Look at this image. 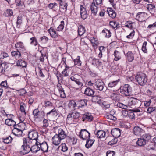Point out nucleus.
<instances>
[{"label": "nucleus", "instance_id": "obj_1", "mask_svg": "<svg viewBox=\"0 0 156 156\" xmlns=\"http://www.w3.org/2000/svg\"><path fill=\"white\" fill-rule=\"evenodd\" d=\"M135 79L138 84L141 86L144 85L147 80V78L146 75L143 73H140L137 74L136 76Z\"/></svg>", "mask_w": 156, "mask_h": 156}, {"label": "nucleus", "instance_id": "obj_2", "mask_svg": "<svg viewBox=\"0 0 156 156\" xmlns=\"http://www.w3.org/2000/svg\"><path fill=\"white\" fill-rule=\"evenodd\" d=\"M141 104V101L139 99L136 98H132L128 102V105L133 108H138L140 107Z\"/></svg>", "mask_w": 156, "mask_h": 156}, {"label": "nucleus", "instance_id": "obj_3", "mask_svg": "<svg viewBox=\"0 0 156 156\" xmlns=\"http://www.w3.org/2000/svg\"><path fill=\"white\" fill-rule=\"evenodd\" d=\"M120 92L125 96H128L131 91V87L128 84H125L121 86L120 88Z\"/></svg>", "mask_w": 156, "mask_h": 156}, {"label": "nucleus", "instance_id": "obj_4", "mask_svg": "<svg viewBox=\"0 0 156 156\" xmlns=\"http://www.w3.org/2000/svg\"><path fill=\"white\" fill-rule=\"evenodd\" d=\"M33 115L34 118L41 119L44 118L45 113L43 111H39L38 108H36L33 111Z\"/></svg>", "mask_w": 156, "mask_h": 156}, {"label": "nucleus", "instance_id": "obj_5", "mask_svg": "<svg viewBox=\"0 0 156 156\" xmlns=\"http://www.w3.org/2000/svg\"><path fill=\"white\" fill-rule=\"evenodd\" d=\"M79 136L83 140L89 139L90 136V133L86 129H81L79 133Z\"/></svg>", "mask_w": 156, "mask_h": 156}, {"label": "nucleus", "instance_id": "obj_6", "mask_svg": "<svg viewBox=\"0 0 156 156\" xmlns=\"http://www.w3.org/2000/svg\"><path fill=\"white\" fill-rule=\"evenodd\" d=\"M104 84L103 82L100 80H98L95 82L94 88L100 91H102L104 88Z\"/></svg>", "mask_w": 156, "mask_h": 156}, {"label": "nucleus", "instance_id": "obj_7", "mask_svg": "<svg viewBox=\"0 0 156 156\" xmlns=\"http://www.w3.org/2000/svg\"><path fill=\"white\" fill-rule=\"evenodd\" d=\"M21 150L20 151V153L21 155H24L29 153L31 151L29 145L25 144L22 145L21 147Z\"/></svg>", "mask_w": 156, "mask_h": 156}, {"label": "nucleus", "instance_id": "obj_8", "mask_svg": "<svg viewBox=\"0 0 156 156\" xmlns=\"http://www.w3.org/2000/svg\"><path fill=\"white\" fill-rule=\"evenodd\" d=\"M28 137L35 142L36 140H40L38 138V133L35 131H32L29 132L28 134Z\"/></svg>", "mask_w": 156, "mask_h": 156}, {"label": "nucleus", "instance_id": "obj_9", "mask_svg": "<svg viewBox=\"0 0 156 156\" xmlns=\"http://www.w3.org/2000/svg\"><path fill=\"white\" fill-rule=\"evenodd\" d=\"M88 100L85 99H80L76 101V106L82 108L87 106Z\"/></svg>", "mask_w": 156, "mask_h": 156}, {"label": "nucleus", "instance_id": "obj_10", "mask_svg": "<svg viewBox=\"0 0 156 156\" xmlns=\"http://www.w3.org/2000/svg\"><path fill=\"white\" fill-rule=\"evenodd\" d=\"M41 141L40 140H36L35 142V144L32 146L30 148L31 151L33 153H36L40 150L39 144H41Z\"/></svg>", "mask_w": 156, "mask_h": 156}, {"label": "nucleus", "instance_id": "obj_11", "mask_svg": "<svg viewBox=\"0 0 156 156\" xmlns=\"http://www.w3.org/2000/svg\"><path fill=\"white\" fill-rule=\"evenodd\" d=\"M80 8L81 17L83 20H84L87 18L88 16L86 9L82 5H80Z\"/></svg>", "mask_w": 156, "mask_h": 156}, {"label": "nucleus", "instance_id": "obj_12", "mask_svg": "<svg viewBox=\"0 0 156 156\" xmlns=\"http://www.w3.org/2000/svg\"><path fill=\"white\" fill-rule=\"evenodd\" d=\"M40 150L41 151L44 152H46L48 151V146L47 143L45 141L41 142V144H39Z\"/></svg>", "mask_w": 156, "mask_h": 156}, {"label": "nucleus", "instance_id": "obj_13", "mask_svg": "<svg viewBox=\"0 0 156 156\" xmlns=\"http://www.w3.org/2000/svg\"><path fill=\"white\" fill-rule=\"evenodd\" d=\"M14 127V129L12 130V133L16 136H21L23 134V129L17 128V127H15V126Z\"/></svg>", "mask_w": 156, "mask_h": 156}, {"label": "nucleus", "instance_id": "obj_14", "mask_svg": "<svg viewBox=\"0 0 156 156\" xmlns=\"http://www.w3.org/2000/svg\"><path fill=\"white\" fill-rule=\"evenodd\" d=\"M112 135L115 138H118L121 135V130L118 128H115L112 129L111 131Z\"/></svg>", "mask_w": 156, "mask_h": 156}, {"label": "nucleus", "instance_id": "obj_15", "mask_svg": "<svg viewBox=\"0 0 156 156\" xmlns=\"http://www.w3.org/2000/svg\"><path fill=\"white\" fill-rule=\"evenodd\" d=\"M129 110L131 112H129L125 110L123 111V112H125V114H126L127 115H128V116H129L131 119H133L135 117L134 112H138L140 111L139 109H132Z\"/></svg>", "mask_w": 156, "mask_h": 156}, {"label": "nucleus", "instance_id": "obj_16", "mask_svg": "<svg viewBox=\"0 0 156 156\" xmlns=\"http://www.w3.org/2000/svg\"><path fill=\"white\" fill-rule=\"evenodd\" d=\"M90 9L91 10L92 13L94 16H96L97 14L98 7L94 2H92L91 4Z\"/></svg>", "mask_w": 156, "mask_h": 156}, {"label": "nucleus", "instance_id": "obj_17", "mask_svg": "<svg viewBox=\"0 0 156 156\" xmlns=\"http://www.w3.org/2000/svg\"><path fill=\"white\" fill-rule=\"evenodd\" d=\"M66 143L70 145H74L77 142V139L73 137H71L68 136L66 137Z\"/></svg>", "mask_w": 156, "mask_h": 156}, {"label": "nucleus", "instance_id": "obj_18", "mask_svg": "<svg viewBox=\"0 0 156 156\" xmlns=\"http://www.w3.org/2000/svg\"><path fill=\"white\" fill-rule=\"evenodd\" d=\"M61 140L57 134H56L52 138V143L55 145H58L60 143Z\"/></svg>", "mask_w": 156, "mask_h": 156}, {"label": "nucleus", "instance_id": "obj_19", "mask_svg": "<svg viewBox=\"0 0 156 156\" xmlns=\"http://www.w3.org/2000/svg\"><path fill=\"white\" fill-rule=\"evenodd\" d=\"M57 112L56 109L54 108L51 111L48 112L47 113L46 116L47 117L48 119H51L53 116L57 115Z\"/></svg>", "mask_w": 156, "mask_h": 156}, {"label": "nucleus", "instance_id": "obj_20", "mask_svg": "<svg viewBox=\"0 0 156 156\" xmlns=\"http://www.w3.org/2000/svg\"><path fill=\"white\" fill-rule=\"evenodd\" d=\"M58 1H59V4L60 8L64 9L65 10V11L66 12L68 6L67 3L65 0H61Z\"/></svg>", "mask_w": 156, "mask_h": 156}, {"label": "nucleus", "instance_id": "obj_21", "mask_svg": "<svg viewBox=\"0 0 156 156\" xmlns=\"http://www.w3.org/2000/svg\"><path fill=\"white\" fill-rule=\"evenodd\" d=\"M147 15V13L144 12H140L137 13L136 16V19L138 21L141 20L140 21H142L145 18L146 16Z\"/></svg>", "mask_w": 156, "mask_h": 156}, {"label": "nucleus", "instance_id": "obj_22", "mask_svg": "<svg viewBox=\"0 0 156 156\" xmlns=\"http://www.w3.org/2000/svg\"><path fill=\"white\" fill-rule=\"evenodd\" d=\"M93 117L90 113H87L84 114L83 117V121H84L85 120H87L89 121H91L93 120Z\"/></svg>", "mask_w": 156, "mask_h": 156}, {"label": "nucleus", "instance_id": "obj_23", "mask_svg": "<svg viewBox=\"0 0 156 156\" xmlns=\"http://www.w3.org/2000/svg\"><path fill=\"white\" fill-rule=\"evenodd\" d=\"M110 98L112 100L118 101L120 99V95L118 93H113L110 95Z\"/></svg>", "mask_w": 156, "mask_h": 156}, {"label": "nucleus", "instance_id": "obj_24", "mask_svg": "<svg viewBox=\"0 0 156 156\" xmlns=\"http://www.w3.org/2000/svg\"><path fill=\"white\" fill-rule=\"evenodd\" d=\"M107 12H108L109 16L110 17L113 19L115 18L116 17V12H115L112 8H108L107 9Z\"/></svg>", "mask_w": 156, "mask_h": 156}, {"label": "nucleus", "instance_id": "obj_25", "mask_svg": "<svg viewBox=\"0 0 156 156\" xmlns=\"http://www.w3.org/2000/svg\"><path fill=\"white\" fill-rule=\"evenodd\" d=\"M58 134L57 135L62 139H63L67 136V135L64 131L61 128H59L58 130Z\"/></svg>", "mask_w": 156, "mask_h": 156}, {"label": "nucleus", "instance_id": "obj_26", "mask_svg": "<svg viewBox=\"0 0 156 156\" xmlns=\"http://www.w3.org/2000/svg\"><path fill=\"white\" fill-rule=\"evenodd\" d=\"M94 91L89 87H87L85 90L84 94L88 96L92 97L94 94Z\"/></svg>", "mask_w": 156, "mask_h": 156}, {"label": "nucleus", "instance_id": "obj_27", "mask_svg": "<svg viewBox=\"0 0 156 156\" xmlns=\"http://www.w3.org/2000/svg\"><path fill=\"white\" fill-rule=\"evenodd\" d=\"M5 124L9 126H16V122L11 118H9L5 120Z\"/></svg>", "mask_w": 156, "mask_h": 156}, {"label": "nucleus", "instance_id": "obj_28", "mask_svg": "<svg viewBox=\"0 0 156 156\" xmlns=\"http://www.w3.org/2000/svg\"><path fill=\"white\" fill-rule=\"evenodd\" d=\"M66 120L67 122L69 124L73 123L77 121L74 118V117H73L71 113L68 115Z\"/></svg>", "mask_w": 156, "mask_h": 156}, {"label": "nucleus", "instance_id": "obj_29", "mask_svg": "<svg viewBox=\"0 0 156 156\" xmlns=\"http://www.w3.org/2000/svg\"><path fill=\"white\" fill-rule=\"evenodd\" d=\"M17 66H20V67H26L27 66L26 62L24 60L19 59L17 61Z\"/></svg>", "mask_w": 156, "mask_h": 156}, {"label": "nucleus", "instance_id": "obj_30", "mask_svg": "<svg viewBox=\"0 0 156 156\" xmlns=\"http://www.w3.org/2000/svg\"><path fill=\"white\" fill-rule=\"evenodd\" d=\"M147 8L151 14H154L155 11V6L154 5L151 4H148L147 5Z\"/></svg>", "mask_w": 156, "mask_h": 156}, {"label": "nucleus", "instance_id": "obj_31", "mask_svg": "<svg viewBox=\"0 0 156 156\" xmlns=\"http://www.w3.org/2000/svg\"><path fill=\"white\" fill-rule=\"evenodd\" d=\"M58 90L60 94V96L62 98H64L66 97V95L64 90L61 86L60 84L59 83L57 86Z\"/></svg>", "mask_w": 156, "mask_h": 156}, {"label": "nucleus", "instance_id": "obj_32", "mask_svg": "<svg viewBox=\"0 0 156 156\" xmlns=\"http://www.w3.org/2000/svg\"><path fill=\"white\" fill-rule=\"evenodd\" d=\"M144 131V130L138 126H135L133 129V132L134 134L136 135H140V133H143Z\"/></svg>", "mask_w": 156, "mask_h": 156}, {"label": "nucleus", "instance_id": "obj_33", "mask_svg": "<svg viewBox=\"0 0 156 156\" xmlns=\"http://www.w3.org/2000/svg\"><path fill=\"white\" fill-rule=\"evenodd\" d=\"M91 63L94 66L97 67H98L102 64V63L101 62H100L98 59L95 58L92 59Z\"/></svg>", "mask_w": 156, "mask_h": 156}, {"label": "nucleus", "instance_id": "obj_34", "mask_svg": "<svg viewBox=\"0 0 156 156\" xmlns=\"http://www.w3.org/2000/svg\"><path fill=\"white\" fill-rule=\"evenodd\" d=\"M86 30L84 27L82 25H79L78 27V35L80 36L83 35L85 32Z\"/></svg>", "mask_w": 156, "mask_h": 156}, {"label": "nucleus", "instance_id": "obj_35", "mask_svg": "<svg viewBox=\"0 0 156 156\" xmlns=\"http://www.w3.org/2000/svg\"><path fill=\"white\" fill-rule=\"evenodd\" d=\"M105 132L102 130H98L97 132L96 135L99 138H102L105 137Z\"/></svg>", "mask_w": 156, "mask_h": 156}, {"label": "nucleus", "instance_id": "obj_36", "mask_svg": "<svg viewBox=\"0 0 156 156\" xmlns=\"http://www.w3.org/2000/svg\"><path fill=\"white\" fill-rule=\"evenodd\" d=\"M48 31L49 33H50V35L52 37L55 38L58 36V34L56 33V31H55L54 29L52 28L51 27L50 28V29L48 30Z\"/></svg>", "mask_w": 156, "mask_h": 156}, {"label": "nucleus", "instance_id": "obj_37", "mask_svg": "<svg viewBox=\"0 0 156 156\" xmlns=\"http://www.w3.org/2000/svg\"><path fill=\"white\" fill-rule=\"evenodd\" d=\"M87 141L85 146L86 148H89L92 146L95 140L94 139L92 140L87 139Z\"/></svg>", "mask_w": 156, "mask_h": 156}, {"label": "nucleus", "instance_id": "obj_38", "mask_svg": "<svg viewBox=\"0 0 156 156\" xmlns=\"http://www.w3.org/2000/svg\"><path fill=\"white\" fill-rule=\"evenodd\" d=\"M17 51H12L11 54L12 56H14L16 58H18L21 56L20 52L19 51V49H17Z\"/></svg>", "mask_w": 156, "mask_h": 156}, {"label": "nucleus", "instance_id": "obj_39", "mask_svg": "<svg viewBox=\"0 0 156 156\" xmlns=\"http://www.w3.org/2000/svg\"><path fill=\"white\" fill-rule=\"evenodd\" d=\"M126 59L129 62H132L134 59L133 55L131 51H128L127 53Z\"/></svg>", "mask_w": 156, "mask_h": 156}, {"label": "nucleus", "instance_id": "obj_40", "mask_svg": "<svg viewBox=\"0 0 156 156\" xmlns=\"http://www.w3.org/2000/svg\"><path fill=\"white\" fill-rule=\"evenodd\" d=\"M65 69L62 72V73L63 76H69L68 71L69 70V67L67 65L65 66Z\"/></svg>", "mask_w": 156, "mask_h": 156}, {"label": "nucleus", "instance_id": "obj_41", "mask_svg": "<svg viewBox=\"0 0 156 156\" xmlns=\"http://www.w3.org/2000/svg\"><path fill=\"white\" fill-rule=\"evenodd\" d=\"M114 55L115 57L114 60L116 61L120 60L121 58L120 53L118 51L115 50L114 53Z\"/></svg>", "mask_w": 156, "mask_h": 156}, {"label": "nucleus", "instance_id": "obj_42", "mask_svg": "<svg viewBox=\"0 0 156 156\" xmlns=\"http://www.w3.org/2000/svg\"><path fill=\"white\" fill-rule=\"evenodd\" d=\"M147 142L143 140L141 137L138 139L136 142V144L140 146H143L145 145Z\"/></svg>", "mask_w": 156, "mask_h": 156}, {"label": "nucleus", "instance_id": "obj_43", "mask_svg": "<svg viewBox=\"0 0 156 156\" xmlns=\"http://www.w3.org/2000/svg\"><path fill=\"white\" fill-rule=\"evenodd\" d=\"M2 139L3 142L7 144L10 143L12 141L13 138L10 136H9L8 137L3 138Z\"/></svg>", "mask_w": 156, "mask_h": 156}, {"label": "nucleus", "instance_id": "obj_44", "mask_svg": "<svg viewBox=\"0 0 156 156\" xmlns=\"http://www.w3.org/2000/svg\"><path fill=\"white\" fill-rule=\"evenodd\" d=\"M146 142H147L151 139V136L149 134H144L141 137Z\"/></svg>", "mask_w": 156, "mask_h": 156}, {"label": "nucleus", "instance_id": "obj_45", "mask_svg": "<svg viewBox=\"0 0 156 156\" xmlns=\"http://www.w3.org/2000/svg\"><path fill=\"white\" fill-rule=\"evenodd\" d=\"M80 56H78L74 60V64L78 66H80L81 65L82 62L80 60Z\"/></svg>", "mask_w": 156, "mask_h": 156}, {"label": "nucleus", "instance_id": "obj_46", "mask_svg": "<svg viewBox=\"0 0 156 156\" xmlns=\"http://www.w3.org/2000/svg\"><path fill=\"white\" fill-rule=\"evenodd\" d=\"M5 16L11 17L13 15V11L12 9H8L5 12Z\"/></svg>", "mask_w": 156, "mask_h": 156}, {"label": "nucleus", "instance_id": "obj_47", "mask_svg": "<svg viewBox=\"0 0 156 156\" xmlns=\"http://www.w3.org/2000/svg\"><path fill=\"white\" fill-rule=\"evenodd\" d=\"M120 81V80L119 79L115 81H113L112 82L109 83L108 84V86L110 87H113L115 86Z\"/></svg>", "mask_w": 156, "mask_h": 156}, {"label": "nucleus", "instance_id": "obj_48", "mask_svg": "<svg viewBox=\"0 0 156 156\" xmlns=\"http://www.w3.org/2000/svg\"><path fill=\"white\" fill-rule=\"evenodd\" d=\"M102 33H104V34L107 38H109L111 36V33L110 30L108 29H104L102 31Z\"/></svg>", "mask_w": 156, "mask_h": 156}, {"label": "nucleus", "instance_id": "obj_49", "mask_svg": "<svg viewBox=\"0 0 156 156\" xmlns=\"http://www.w3.org/2000/svg\"><path fill=\"white\" fill-rule=\"evenodd\" d=\"M92 100L93 101L97 102L98 103L101 102V100L100 99L101 97L98 95L93 96Z\"/></svg>", "mask_w": 156, "mask_h": 156}, {"label": "nucleus", "instance_id": "obj_50", "mask_svg": "<svg viewBox=\"0 0 156 156\" xmlns=\"http://www.w3.org/2000/svg\"><path fill=\"white\" fill-rule=\"evenodd\" d=\"M76 102H75L74 101H70L68 104V106L70 108L75 109V106H76Z\"/></svg>", "mask_w": 156, "mask_h": 156}, {"label": "nucleus", "instance_id": "obj_51", "mask_svg": "<svg viewBox=\"0 0 156 156\" xmlns=\"http://www.w3.org/2000/svg\"><path fill=\"white\" fill-rule=\"evenodd\" d=\"M15 47L16 49L19 48V50H20V49H24L25 47L23 43L21 42L17 43L15 44Z\"/></svg>", "mask_w": 156, "mask_h": 156}, {"label": "nucleus", "instance_id": "obj_52", "mask_svg": "<svg viewBox=\"0 0 156 156\" xmlns=\"http://www.w3.org/2000/svg\"><path fill=\"white\" fill-rule=\"evenodd\" d=\"M23 144H26V145H28V144H30L33 141L32 139L29 138L28 137L26 138H23Z\"/></svg>", "mask_w": 156, "mask_h": 156}, {"label": "nucleus", "instance_id": "obj_53", "mask_svg": "<svg viewBox=\"0 0 156 156\" xmlns=\"http://www.w3.org/2000/svg\"><path fill=\"white\" fill-rule=\"evenodd\" d=\"M39 76L41 77H45V73H46V70L45 69H41L40 67H39Z\"/></svg>", "mask_w": 156, "mask_h": 156}, {"label": "nucleus", "instance_id": "obj_54", "mask_svg": "<svg viewBox=\"0 0 156 156\" xmlns=\"http://www.w3.org/2000/svg\"><path fill=\"white\" fill-rule=\"evenodd\" d=\"M74 118L76 120L79 119L80 117V113L76 112H74L71 113Z\"/></svg>", "mask_w": 156, "mask_h": 156}, {"label": "nucleus", "instance_id": "obj_55", "mask_svg": "<svg viewBox=\"0 0 156 156\" xmlns=\"http://www.w3.org/2000/svg\"><path fill=\"white\" fill-rule=\"evenodd\" d=\"M31 41L30 42V44L31 45H34L35 46H36L38 44V42L37 41L36 38L35 37H33L30 38Z\"/></svg>", "mask_w": 156, "mask_h": 156}, {"label": "nucleus", "instance_id": "obj_56", "mask_svg": "<svg viewBox=\"0 0 156 156\" xmlns=\"http://www.w3.org/2000/svg\"><path fill=\"white\" fill-rule=\"evenodd\" d=\"M133 23L131 21H128L126 22L125 24V27L129 28L130 29H132L133 28L132 26Z\"/></svg>", "mask_w": 156, "mask_h": 156}, {"label": "nucleus", "instance_id": "obj_57", "mask_svg": "<svg viewBox=\"0 0 156 156\" xmlns=\"http://www.w3.org/2000/svg\"><path fill=\"white\" fill-rule=\"evenodd\" d=\"M116 106L120 108H122L124 109H127L128 108V106L125 105L123 104L120 102H118L117 103Z\"/></svg>", "mask_w": 156, "mask_h": 156}, {"label": "nucleus", "instance_id": "obj_58", "mask_svg": "<svg viewBox=\"0 0 156 156\" xmlns=\"http://www.w3.org/2000/svg\"><path fill=\"white\" fill-rule=\"evenodd\" d=\"M64 23L63 21L61 22V24L57 28V30L58 31H61L64 28Z\"/></svg>", "mask_w": 156, "mask_h": 156}, {"label": "nucleus", "instance_id": "obj_59", "mask_svg": "<svg viewBox=\"0 0 156 156\" xmlns=\"http://www.w3.org/2000/svg\"><path fill=\"white\" fill-rule=\"evenodd\" d=\"M118 140L117 138L114 137V138L112 139L111 141L108 142V145L111 146L113 145L116 144L117 143Z\"/></svg>", "mask_w": 156, "mask_h": 156}, {"label": "nucleus", "instance_id": "obj_60", "mask_svg": "<svg viewBox=\"0 0 156 156\" xmlns=\"http://www.w3.org/2000/svg\"><path fill=\"white\" fill-rule=\"evenodd\" d=\"M22 17L20 16H18L17 17L16 24L18 27H19L20 25L22 23Z\"/></svg>", "mask_w": 156, "mask_h": 156}, {"label": "nucleus", "instance_id": "obj_61", "mask_svg": "<svg viewBox=\"0 0 156 156\" xmlns=\"http://www.w3.org/2000/svg\"><path fill=\"white\" fill-rule=\"evenodd\" d=\"M147 45V42L144 41L143 43V44L142 47V51L144 53H147V50L146 48Z\"/></svg>", "mask_w": 156, "mask_h": 156}, {"label": "nucleus", "instance_id": "obj_62", "mask_svg": "<svg viewBox=\"0 0 156 156\" xmlns=\"http://www.w3.org/2000/svg\"><path fill=\"white\" fill-rule=\"evenodd\" d=\"M118 25L119 24L117 23L116 21H111L110 22V25L112 26L113 29L117 28Z\"/></svg>", "mask_w": 156, "mask_h": 156}, {"label": "nucleus", "instance_id": "obj_63", "mask_svg": "<svg viewBox=\"0 0 156 156\" xmlns=\"http://www.w3.org/2000/svg\"><path fill=\"white\" fill-rule=\"evenodd\" d=\"M115 152L114 151H108L106 153V156H115Z\"/></svg>", "mask_w": 156, "mask_h": 156}, {"label": "nucleus", "instance_id": "obj_64", "mask_svg": "<svg viewBox=\"0 0 156 156\" xmlns=\"http://www.w3.org/2000/svg\"><path fill=\"white\" fill-rule=\"evenodd\" d=\"M40 39L41 41L44 43H45L48 41V38L47 37L43 36Z\"/></svg>", "mask_w": 156, "mask_h": 156}]
</instances>
